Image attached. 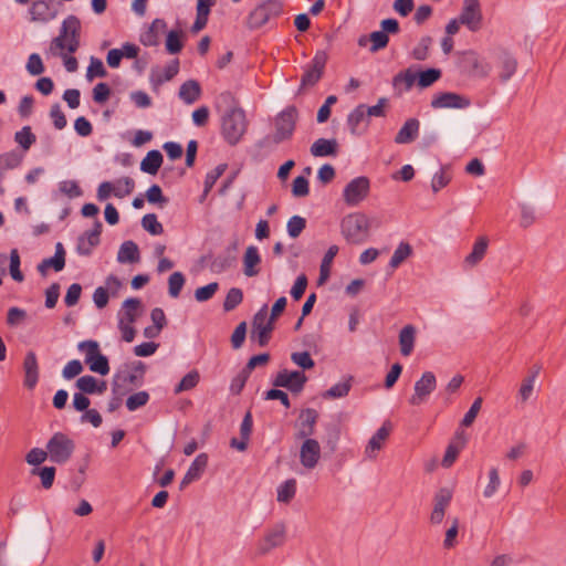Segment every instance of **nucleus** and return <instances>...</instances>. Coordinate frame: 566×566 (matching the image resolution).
I'll use <instances>...</instances> for the list:
<instances>
[{"mask_svg": "<svg viewBox=\"0 0 566 566\" xmlns=\"http://www.w3.org/2000/svg\"><path fill=\"white\" fill-rule=\"evenodd\" d=\"M274 328V321L268 316V305L264 304L254 315L252 321L251 338L256 340L261 347L269 344L271 333Z\"/></svg>", "mask_w": 566, "mask_h": 566, "instance_id": "7", "label": "nucleus"}, {"mask_svg": "<svg viewBox=\"0 0 566 566\" xmlns=\"http://www.w3.org/2000/svg\"><path fill=\"white\" fill-rule=\"evenodd\" d=\"M411 245L408 242H400L389 261V266L392 269L398 268L406 259L411 255Z\"/></svg>", "mask_w": 566, "mask_h": 566, "instance_id": "44", "label": "nucleus"}, {"mask_svg": "<svg viewBox=\"0 0 566 566\" xmlns=\"http://www.w3.org/2000/svg\"><path fill=\"white\" fill-rule=\"evenodd\" d=\"M164 157L157 149L149 150L140 163V170L149 175H156L161 167Z\"/></svg>", "mask_w": 566, "mask_h": 566, "instance_id": "33", "label": "nucleus"}, {"mask_svg": "<svg viewBox=\"0 0 566 566\" xmlns=\"http://www.w3.org/2000/svg\"><path fill=\"white\" fill-rule=\"evenodd\" d=\"M142 227L153 235H159L164 232L163 224L158 222L155 213H147L142 219Z\"/></svg>", "mask_w": 566, "mask_h": 566, "instance_id": "56", "label": "nucleus"}, {"mask_svg": "<svg viewBox=\"0 0 566 566\" xmlns=\"http://www.w3.org/2000/svg\"><path fill=\"white\" fill-rule=\"evenodd\" d=\"M243 301V292L239 287H231L223 301V311L231 312Z\"/></svg>", "mask_w": 566, "mask_h": 566, "instance_id": "48", "label": "nucleus"}, {"mask_svg": "<svg viewBox=\"0 0 566 566\" xmlns=\"http://www.w3.org/2000/svg\"><path fill=\"white\" fill-rule=\"evenodd\" d=\"M219 289L218 282L209 283L205 286L198 287L195 291V298L198 302H207L216 294Z\"/></svg>", "mask_w": 566, "mask_h": 566, "instance_id": "62", "label": "nucleus"}, {"mask_svg": "<svg viewBox=\"0 0 566 566\" xmlns=\"http://www.w3.org/2000/svg\"><path fill=\"white\" fill-rule=\"evenodd\" d=\"M286 541V526L283 522L275 523L265 530L262 538L256 544V554L264 556L272 549L281 547Z\"/></svg>", "mask_w": 566, "mask_h": 566, "instance_id": "8", "label": "nucleus"}, {"mask_svg": "<svg viewBox=\"0 0 566 566\" xmlns=\"http://www.w3.org/2000/svg\"><path fill=\"white\" fill-rule=\"evenodd\" d=\"M457 442H451L446 450L441 462L442 467L444 468H450L454 463L460 451L464 448L465 439L462 433L457 434Z\"/></svg>", "mask_w": 566, "mask_h": 566, "instance_id": "38", "label": "nucleus"}, {"mask_svg": "<svg viewBox=\"0 0 566 566\" xmlns=\"http://www.w3.org/2000/svg\"><path fill=\"white\" fill-rule=\"evenodd\" d=\"M296 481L294 479L286 480L277 488V501L289 503L295 495Z\"/></svg>", "mask_w": 566, "mask_h": 566, "instance_id": "49", "label": "nucleus"}, {"mask_svg": "<svg viewBox=\"0 0 566 566\" xmlns=\"http://www.w3.org/2000/svg\"><path fill=\"white\" fill-rule=\"evenodd\" d=\"M441 77V71L439 69H427L426 71H421L417 74L418 86L421 88H426L431 86L434 82H437Z\"/></svg>", "mask_w": 566, "mask_h": 566, "instance_id": "50", "label": "nucleus"}, {"mask_svg": "<svg viewBox=\"0 0 566 566\" xmlns=\"http://www.w3.org/2000/svg\"><path fill=\"white\" fill-rule=\"evenodd\" d=\"M283 4L280 0H265L256 6L248 17L249 29L263 27L271 18L282 13Z\"/></svg>", "mask_w": 566, "mask_h": 566, "instance_id": "6", "label": "nucleus"}, {"mask_svg": "<svg viewBox=\"0 0 566 566\" xmlns=\"http://www.w3.org/2000/svg\"><path fill=\"white\" fill-rule=\"evenodd\" d=\"M185 275L181 272H174L168 279V293L171 297L176 298L185 285Z\"/></svg>", "mask_w": 566, "mask_h": 566, "instance_id": "52", "label": "nucleus"}, {"mask_svg": "<svg viewBox=\"0 0 566 566\" xmlns=\"http://www.w3.org/2000/svg\"><path fill=\"white\" fill-rule=\"evenodd\" d=\"M367 113L365 112V104H359L356 106L347 117V125L353 135H359V125L367 118Z\"/></svg>", "mask_w": 566, "mask_h": 566, "instance_id": "39", "label": "nucleus"}, {"mask_svg": "<svg viewBox=\"0 0 566 566\" xmlns=\"http://www.w3.org/2000/svg\"><path fill=\"white\" fill-rule=\"evenodd\" d=\"M328 55L326 51H316L310 65L304 70L301 78V87L314 86L323 76Z\"/></svg>", "mask_w": 566, "mask_h": 566, "instance_id": "11", "label": "nucleus"}, {"mask_svg": "<svg viewBox=\"0 0 566 566\" xmlns=\"http://www.w3.org/2000/svg\"><path fill=\"white\" fill-rule=\"evenodd\" d=\"M77 348L84 353L85 363H90L94 356L101 353L98 343L92 339L78 343Z\"/></svg>", "mask_w": 566, "mask_h": 566, "instance_id": "61", "label": "nucleus"}, {"mask_svg": "<svg viewBox=\"0 0 566 566\" xmlns=\"http://www.w3.org/2000/svg\"><path fill=\"white\" fill-rule=\"evenodd\" d=\"M139 249L134 241L128 240L122 243L117 253L119 263H135L139 261Z\"/></svg>", "mask_w": 566, "mask_h": 566, "instance_id": "35", "label": "nucleus"}, {"mask_svg": "<svg viewBox=\"0 0 566 566\" xmlns=\"http://www.w3.org/2000/svg\"><path fill=\"white\" fill-rule=\"evenodd\" d=\"M452 500V491L448 488L440 489L434 495V505L433 510L441 511L446 513L447 507L449 506Z\"/></svg>", "mask_w": 566, "mask_h": 566, "instance_id": "57", "label": "nucleus"}, {"mask_svg": "<svg viewBox=\"0 0 566 566\" xmlns=\"http://www.w3.org/2000/svg\"><path fill=\"white\" fill-rule=\"evenodd\" d=\"M298 112L295 106H287L277 114L274 120L275 132L259 140L260 148H271L292 138L295 130Z\"/></svg>", "mask_w": 566, "mask_h": 566, "instance_id": "2", "label": "nucleus"}, {"mask_svg": "<svg viewBox=\"0 0 566 566\" xmlns=\"http://www.w3.org/2000/svg\"><path fill=\"white\" fill-rule=\"evenodd\" d=\"M321 459V446L315 439H305L300 448V462L308 470L314 469Z\"/></svg>", "mask_w": 566, "mask_h": 566, "instance_id": "17", "label": "nucleus"}, {"mask_svg": "<svg viewBox=\"0 0 566 566\" xmlns=\"http://www.w3.org/2000/svg\"><path fill=\"white\" fill-rule=\"evenodd\" d=\"M306 381L307 377L303 371H290L287 369H283L279 371L273 378L272 385L274 387L287 388L293 394H300L303 390Z\"/></svg>", "mask_w": 566, "mask_h": 566, "instance_id": "13", "label": "nucleus"}, {"mask_svg": "<svg viewBox=\"0 0 566 566\" xmlns=\"http://www.w3.org/2000/svg\"><path fill=\"white\" fill-rule=\"evenodd\" d=\"M459 21L462 22L470 32H479L483 27V13L480 0H463Z\"/></svg>", "mask_w": 566, "mask_h": 566, "instance_id": "9", "label": "nucleus"}, {"mask_svg": "<svg viewBox=\"0 0 566 566\" xmlns=\"http://www.w3.org/2000/svg\"><path fill=\"white\" fill-rule=\"evenodd\" d=\"M338 253V247L337 245H331L326 253L324 254V258L322 260L321 266H319V276L317 280L318 285H323L331 275V265L333 263L334 258Z\"/></svg>", "mask_w": 566, "mask_h": 566, "instance_id": "36", "label": "nucleus"}, {"mask_svg": "<svg viewBox=\"0 0 566 566\" xmlns=\"http://www.w3.org/2000/svg\"><path fill=\"white\" fill-rule=\"evenodd\" d=\"M463 64L472 76L486 77L492 66L474 51H468L463 56Z\"/></svg>", "mask_w": 566, "mask_h": 566, "instance_id": "19", "label": "nucleus"}, {"mask_svg": "<svg viewBox=\"0 0 566 566\" xmlns=\"http://www.w3.org/2000/svg\"><path fill=\"white\" fill-rule=\"evenodd\" d=\"M340 229L347 242L360 244L369 235V219L360 212L349 213L343 218Z\"/></svg>", "mask_w": 566, "mask_h": 566, "instance_id": "4", "label": "nucleus"}, {"mask_svg": "<svg viewBox=\"0 0 566 566\" xmlns=\"http://www.w3.org/2000/svg\"><path fill=\"white\" fill-rule=\"evenodd\" d=\"M207 465L208 455L206 453L198 454L184 475L179 485L180 490L186 489L191 482L198 480L206 470Z\"/></svg>", "mask_w": 566, "mask_h": 566, "instance_id": "22", "label": "nucleus"}, {"mask_svg": "<svg viewBox=\"0 0 566 566\" xmlns=\"http://www.w3.org/2000/svg\"><path fill=\"white\" fill-rule=\"evenodd\" d=\"M56 13L53 0H35L30 8L32 21L48 22L53 20Z\"/></svg>", "mask_w": 566, "mask_h": 566, "instance_id": "21", "label": "nucleus"}, {"mask_svg": "<svg viewBox=\"0 0 566 566\" xmlns=\"http://www.w3.org/2000/svg\"><path fill=\"white\" fill-rule=\"evenodd\" d=\"M226 168H227V165L221 164V165H218L213 170L209 171L206 175L205 189H203V196H202L203 198L212 189L216 181L223 175Z\"/></svg>", "mask_w": 566, "mask_h": 566, "instance_id": "59", "label": "nucleus"}, {"mask_svg": "<svg viewBox=\"0 0 566 566\" xmlns=\"http://www.w3.org/2000/svg\"><path fill=\"white\" fill-rule=\"evenodd\" d=\"M65 266V251L63 244L57 242L55 245V253L52 258L42 260L38 265V271L44 275L49 268H53L55 272H60Z\"/></svg>", "mask_w": 566, "mask_h": 566, "instance_id": "24", "label": "nucleus"}, {"mask_svg": "<svg viewBox=\"0 0 566 566\" xmlns=\"http://www.w3.org/2000/svg\"><path fill=\"white\" fill-rule=\"evenodd\" d=\"M23 160V156L17 150H10L0 154V171H8L18 168Z\"/></svg>", "mask_w": 566, "mask_h": 566, "instance_id": "41", "label": "nucleus"}, {"mask_svg": "<svg viewBox=\"0 0 566 566\" xmlns=\"http://www.w3.org/2000/svg\"><path fill=\"white\" fill-rule=\"evenodd\" d=\"M200 380L199 371L193 369L182 377L180 382L175 387L174 392L176 395L193 389Z\"/></svg>", "mask_w": 566, "mask_h": 566, "instance_id": "47", "label": "nucleus"}, {"mask_svg": "<svg viewBox=\"0 0 566 566\" xmlns=\"http://www.w3.org/2000/svg\"><path fill=\"white\" fill-rule=\"evenodd\" d=\"M81 21L76 15H69L62 22L60 33L51 42V50L75 53L80 48Z\"/></svg>", "mask_w": 566, "mask_h": 566, "instance_id": "3", "label": "nucleus"}, {"mask_svg": "<svg viewBox=\"0 0 566 566\" xmlns=\"http://www.w3.org/2000/svg\"><path fill=\"white\" fill-rule=\"evenodd\" d=\"M416 328L413 325H406L399 333L400 353L402 356H409L415 346Z\"/></svg>", "mask_w": 566, "mask_h": 566, "instance_id": "34", "label": "nucleus"}, {"mask_svg": "<svg viewBox=\"0 0 566 566\" xmlns=\"http://www.w3.org/2000/svg\"><path fill=\"white\" fill-rule=\"evenodd\" d=\"M118 187H114V185L109 181H103L98 188L96 197L99 201H104L111 197L113 193L117 198H124L133 192L135 188V182L130 177H124L117 181Z\"/></svg>", "mask_w": 566, "mask_h": 566, "instance_id": "14", "label": "nucleus"}, {"mask_svg": "<svg viewBox=\"0 0 566 566\" xmlns=\"http://www.w3.org/2000/svg\"><path fill=\"white\" fill-rule=\"evenodd\" d=\"M36 137L30 126H24L14 134V142L23 149L29 150L35 143Z\"/></svg>", "mask_w": 566, "mask_h": 566, "instance_id": "46", "label": "nucleus"}, {"mask_svg": "<svg viewBox=\"0 0 566 566\" xmlns=\"http://www.w3.org/2000/svg\"><path fill=\"white\" fill-rule=\"evenodd\" d=\"M93 373H97L102 376H105L109 373V364L106 356L102 353H98L96 356L92 358L90 363H86Z\"/></svg>", "mask_w": 566, "mask_h": 566, "instance_id": "53", "label": "nucleus"}, {"mask_svg": "<svg viewBox=\"0 0 566 566\" xmlns=\"http://www.w3.org/2000/svg\"><path fill=\"white\" fill-rule=\"evenodd\" d=\"M500 62V78L502 82L509 81L516 71L517 61L516 59L506 51H501L499 54Z\"/></svg>", "mask_w": 566, "mask_h": 566, "instance_id": "30", "label": "nucleus"}, {"mask_svg": "<svg viewBox=\"0 0 566 566\" xmlns=\"http://www.w3.org/2000/svg\"><path fill=\"white\" fill-rule=\"evenodd\" d=\"M417 80V74L411 71V69H407L397 73L392 78L394 90L398 95L403 92L409 91Z\"/></svg>", "mask_w": 566, "mask_h": 566, "instance_id": "27", "label": "nucleus"}, {"mask_svg": "<svg viewBox=\"0 0 566 566\" xmlns=\"http://www.w3.org/2000/svg\"><path fill=\"white\" fill-rule=\"evenodd\" d=\"M46 450L52 462L63 464L71 459L75 443L65 433L56 432L48 441Z\"/></svg>", "mask_w": 566, "mask_h": 566, "instance_id": "5", "label": "nucleus"}, {"mask_svg": "<svg viewBox=\"0 0 566 566\" xmlns=\"http://www.w3.org/2000/svg\"><path fill=\"white\" fill-rule=\"evenodd\" d=\"M209 259L210 262L208 266L212 273L220 274L229 271L237 264L235 247L227 248L224 251Z\"/></svg>", "mask_w": 566, "mask_h": 566, "instance_id": "18", "label": "nucleus"}, {"mask_svg": "<svg viewBox=\"0 0 566 566\" xmlns=\"http://www.w3.org/2000/svg\"><path fill=\"white\" fill-rule=\"evenodd\" d=\"M391 424L389 421H385L382 426L375 432L369 439L365 448V457L373 460L377 457V452L381 450L385 441L390 434Z\"/></svg>", "mask_w": 566, "mask_h": 566, "instance_id": "20", "label": "nucleus"}, {"mask_svg": "<svg viewBox=\"0 0 566 566\" xmlns=\"http://www.w3.org/2000/svg\"><path fill=\"white\" fill-rule=\"evenodd\" d=\"M432 43V39L429 35L422 36L418 44L413 48L411 55L417 61H424L429 54V48Z\"/></svg>", "mask_w": 566, "mask_h": 566, "instance_id": "55", "label": "nucleus"}, {"mask_svg": "<svg viewBox=\"0 0 566 566\" xmlns=\"http://www.w3.org/2000/svg\"><path fill=\"white\" fill-rule=\"evenodd\" d=\"M23 370L24 386L29 389L34 388L39 380V365L34 352L27 353L23 361Z\"/></svg>", "mask_w": 566, "mask_h": 566, "instance_id": "23", "label": "nucleus"}, {"mask_svg": "<svg viewBox=\"0 0 566 566\" xmlns=\"http://www.w3.org/2000/svg\"><path fill=\"white\" fill-rule=\"evenodd\" d=\"M337 147L336 139L318 138L311 146V154L315 157L336 156Z\"/></svg>", "mask_w": 566, "mask_h": 566, "instance_id": "28", "label": "nucleus"}, {"mask_svg": "<svg viewBox=\"0 0 566 566\" xmlns=\"http://www.w3.org/2000/svg\"><path fill=\"white\" fill-rule=\"evenodd\" d=\"M212 6H214V1L212 0H198L197 17L191 27V31L193 33H198L199 31L206 28L208 23V15L210 13V8Z\"/></svg>", "mask_w": 566, "mask_h": 566, "instance_id": "29", "label": "nucleus"}, {"mask_svg": "<svg viewBox=\"0 0 566 566\" xmlns=\"http://www.w3.org/2000/svg\"><path fill=\"white\" fill-rule=\"evenodd\" d=\"M216 109L221 114V135L231 145H237L248 129L245 112L238 99L229 92L220 93L214 102Z\"/></svg>", "mask_w": 566, "mask_h": 566, "instance_id": "1", "label": "nucleus"}, {"mask_svg": "<svg viewBox=\"0 0 566 566\" xmlns=\"http://www.w3.org/2000/svg\"><path fill=\"white\" fill-rule=\"evenodd\" d=\"M488 238L480 237L474 242L471 253H469L464 259V264L467 266L473 268L475 266L485 255L488 250Z\"/></svg>", "mask_w": 566, "mask_h": 566, "instance_id": "31", "label": "nucleus"}, {"mask_svg": "<svg viewBox=\"0 0 566 566\" xmlns=\"http://www.w3.org/2000/svg\"><path fill=\"white\" fill-rule=\"evenodd\" d=\"M368 39L371 42L369 48L370 53H376L385 49L389 43V35L385 34L381 30L371 32Z\"/></svg>", "mask_w": 566, "mask_h": 566, "instance_id": "54", "label": "nucleus"}, {"mask_svg": "<svg viewBox=\"0 0 566 566\" xmlns=\"http://www.w3.org/2000/svg\"><path fill=\"white\" fill-rule=\"evenodd\" d=\"M138 382V376L134 373H120L114 376L113 380V394L124 395L127 389L120 390L122 385H136Z\"/></svg>", "mask_w": 566, "mask_h": 566, "instance_id": "42", "label": "nucleus"}, {"mask_svg": "<svg viewBox=\"0 0 566 566\" xmlns=\"http://www.w3.org/2000/svg\"><path fill=\"white\" fill-rule=\"evenodd\" d=\"M102 227V222L99 220H95L93 229L85 231L78 237L76 243V252L80 255H91L93 249L99 244Z\"/></svg>", "mask_w": 566, "mask_h": 566, "instance_id": "15", "label": "nucleus"}, {"mask_svg": "<svg viewBox=\"0 0 566 566\" xmlns=\"http://www.w3.org/2000/svg\"><path fill=\"white\" fill-rule=\"evenodd\" d=\"M437 388V378L432 371H424L415 382L413 394L408 399L411 406H420L428 401L430 395Z\"/></svg>", "mask_w": 566, "mask_h": 566, "instance_id": "10", "label": "nucleus"}, {"mask_svg": "<svg viewBox=\"0 0 566 566\" xmlns=\"http://www.w3.org/2000/svg\"><path fill=\"white\" fill-rule=\"evenodd\" d=\"M182 49V42L180 40V33L178 31L171 30L168 32L166 38V50L170 54H177Z\"/></svg>", "mask_w": 566, "mask_h": 566, "instance_id": "64", "label": "nucleus"}, {"mask_svg": "<svg viewBox=\"0 0 566 566\" xmlns=\"http://www.w3.org/2000/svg\"><path fill=\"white\" fill-rule=\"evenodd\" d=\"M149 400V394L147 391H138L130 395L126 400V408L129 411H135L140 407H144Z\"/></svg>", "mask_w": 566, "mask_h": 566, "instance_id": "58", "label": "nucleus"}, {"mask_svg": "<svg viewBox=\"0 0 566 566\" xmlns=\"http://www.w3.org/2000/svg\"><path fill=\"white\" fill-rule=\"evenodd\" d=\"M142 302L139 298L136 297H129L123 302L122 308H123V316L120 318H124L125 322L134 323L137 318V310L140 307Z\"/></svg>", "mask_w": 566, "mask_h": 566, "instance_id": "45", "label": "nucleus"}, {"mask_svg": "<svg viewBox=\"0 0 566 566\" xmlns=\"http://www.w3.org/2000/svg\"><path fill=\"white\" fill-rule=\"evenodd\" d=\"M340 439V427L337 422H329L325 424V438L324 442L326 448L331 452H335L338 447V441Z\"/></svg>", "mask_w": 566, "mask_h": 566, "instance_id": "40", "label": "nucleus"}, {"mask_svg": "<svg viewBox=\"0 0 566 566\" xmlns=\"http://www.w3.org/2000/svg\"><path fill=\"white\" fill-rule=\"evenodd\" d=\"M32 475H39L41 479L42 486L44 489H50L54 482L55 478V468L53 467H43V468H34L31 470Z\"/></svg>", "mask_w": 566, "mask_h": 566, "instance_id": "51", "label": "nucleus"}, {"mask_svg": "<svg viewBox=\"0 0 566 566\" xmlns=\"http://www.w3.org/2000/svg\"><path fill=\"white\" fill-rule=\"evenodd\" d=\"M352 378L344 380L342 382L335 384L328 390H326L322 396L325 399H338L344 398L349 394L352 388Z\"/></svg>", "mask_w": 566, "mask_h": 566, "instance_id": "43", "label": "nucleus"}, {"mask_svg": "<svg viewBox=\"0 0 566 566\" xmlns=\"http://www.w3.org/2000/svg\"><path fill=\"white\" fill-rule=\"evenodd\" d=\"M420 122L417 118H409L405 122L395 137L396 144H410L419 135Z\"/></svg>", "mask_w": 566, "mask_h": 566, "instance_id": "25", "label": "nucleus"}, {"mask_svg": "<svg viewBox=\"0 0 566 566\" xmlns=\"http://www.w3.org/2000/svg\"><path fill=\"white\" fill-rule=\"evenodd\" d=\"M306 227V220L301 216H293L286 224L287 233L291 238H297Z\"/></svg>", "mask_w": 566, "mask_h": 566, "instance_id": "60", "label": "nucleus"}, {"mask_svg": "<svg viewBox=\"0 0 566 566\" xmlns=\"http://www.w3.org/2000/svg\"><path fill=\"white\" fill-rule=\"evenodd\" d=\"M370 182L367 177H356L345 186L343 199L347 206H357L368 196Z\"/></svg>", "mask_w": 566, "mask_h": 566, "instance_id": "12", "label": "nucleus"}, {"mask_svg": "<svg viewBox=\"0 0 566 566\" xmlns=\"http://www.w3.org/2000/svg\"><path fill=\"white\" fill-rule=\"evenodd\" d=\"M471 104L470 99L463 95L453 93V92H444L434 95L430 105L434 109L439 108H467Z\"/></svg>", "mask_w": 566, "mask_h": 566, "instance_id": "16", "label": "nucleus"}, {"mask_svg": "<svg viewBox=\"0 0 566 566\" xmlns=\"http://www.w3.org/2000/svg\"><path fill=\"white\" fill-rule=\"evenodd\" d=\"M201 94L200 84L195 80H188L181 84L179 88V98L182 99L186 104H193Z\"/></svg>", "mask_w": 566, "mask_h": 566, "instance_id": "32", "label": "nucleus"}, {"mask_svg": "<svg viewBox=\"0 0 566 566\" xmlns=\"http://www.w3.org/2000/svg\"><path fill=\"white\" fill-rule=\"evenodd\" d=\"M261 263V256L255 245H249L243 255V273L249 276H255L259 274L256 268Z\"/></svg>", "mask_w": 566, "mask_h": 566, "instance_id": "26", "label": "nucleus"}, {"mask_svg": "<svg viewBox=\"0 0 566 566\" xmlns=\"http://www.w3.org/2000/svg\"><path fill=\"white\" fill-rule=\"evenodd\" d=\"M179 72V61L174 60L168 65L165 66L163 72L154 71L151 72L150 80L154 84L160 85L164 82H168L172 80Z\"/></svg>", "mask_w": 566, "mask_h": 566, "instance_id": "37", "label": "nucleus"}, {"mask_svg": "<svg viewBox=\"0 0 566 566\" xmlns=\"http://www.w3.org/2000/svg\"><path fill=\"white\" fill-rule=\"evenodd\" d=\"M291 360L304 370L315 366L308 352H294L291 354Z\"/></svg>", "mask_w": 566, "mask_h": 566, "instance_id": "63", "label": "nucleus"}]
</instances>
